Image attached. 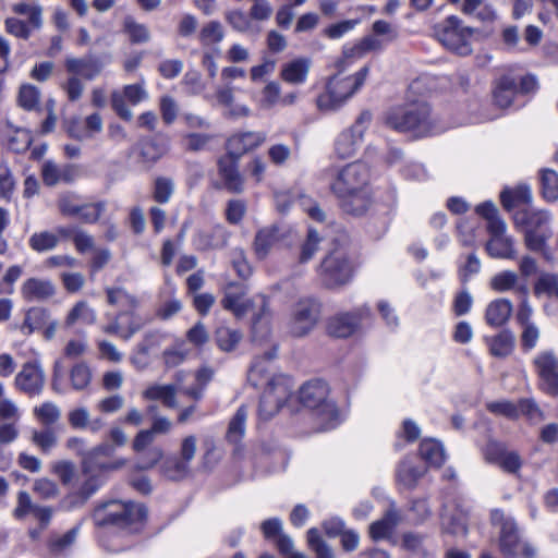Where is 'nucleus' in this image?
<instances>
[{
    "mask_svg": "<svg viewBox=\"0 0 558 558\" xmlns=\"http://www.w3.org/2000/svg\"><path fill=\"white\" fill-rule=\"evenodd\" d=\"M281 87L276 81L268 82L263 90L259 99V107L262 109H270L280 101Z\"/></svg>",
    "mask_w": 558,
    "mask_h": 558,
    "instance_id": "obj_49",
    "label": "nucleus"
},
{
    "mask_svg": "<svg viewBox=\"0 0 558 558\" xmlns=\"http://www.w3.org/2000/svg\"><path fill=\"white\" fill-rule=\"evenodd\" d=\"M485 458L488 462L499 465L505 472L517 473L522 461L515 451H509L499 442L489 441L484 451Z\"/></svg>",
    "mask_w": 558,
    "mask_h": 558,
    "instance_id": "obj_20",
    "label": "nucleus"
},
{
    "mask_svg": "<svg viewBox=\"0 0 558 558\" xmlns=\"http://www.w3.org/2000/svg\"><path fill=\"white\" fill-rule=\"evenodd\" d=\"M369 178V168L363 162L349 163L338 171L331 191L347 213L361 215L368 208Z\"/></svg>",
    "mask_w": 558,
    "mask_h": 558,
    "instance_id": "obj_2",
    "label": "nucleus"
},
{
    "mask_svg": "<svg viewBox=\"0 0 558 558\" xmlns=\"http://www.w3.org/2000/svg\"><path fill=\"white\" fill-rule=\"evenodd\" d=\"M372 120V114L368 111L362 112L354 124L339 134L335 142V153L341 158H350L355 155L360 148L363 135L367 130Z\"/></svg>",
    "mask_w": 558,
    "mask_h": 558,
    "instance_id": "obj_13",
    "label": "nucleus"
},
{
    "mask_svg": "<svg viewBox=\"0 0 558 558\" xmlns=\"http://www.w3.org/2000/svg\"><path fill=\"white\" fill-rule=\"evenodd\" d=\"M123 319V314H118L116 320L111 324L104 326L102 330L106 333L119 335L124 339H129L144 325V320L137 315H132V322H124Z\"/></svg>",
    "mask_w": 558,
    "mask_h": 558,
    "instance_id": "obj_33",
    "label": "nucleus"
},
{
    "mask_svg": "<svg viewBox=\"0 0 558 558\" xmlns=\"http://www.w3.org/2000/svg\"><path fill=\"white\" fill-rule=\"evenodd\" d=\"M16 387L29 395L35 392V365L26 363L15 377Z\"/></svg>",
    "mask_w": 558,
    "mask_h": 558,
    "instance_id": "obj_50",
    "label": "nucleus"
},
{
    "mask_svg": "<svg viewBox=\"0 0 558 558\" xmlns=\"http://www.w3.org/2000/svg\"><path fill=\"white\" fill-rule=\"evenodd\" d=\"M124 29L133 43H146L149 40L150 34L148 28L144 24L137 23L131 16L125 17Z\"/></svg>",
    "mask_w": 558,
    "mask_h": 558,
    "instance_id": "obj_52",
    "label": "nucleus"
},
{
    "mask_svg": "<svg viewBox=\"0 0 558 558\" xmlns=\"http://www.w3.org/2000/svg\"><path fill=\"white\" fill-rule=\"evenodd\" d=\"M460 11L478 22L493 23L497 19L495 8L487 0H462Z\"/></svg>",
    "mask_w": 558,
    "mask_h": 558,
    "instance_id": "obj_26",
    "label": "nucleus"
},
{
    "mask_svg": "<svg viewBox=\"0 0 558 558\" xmlns=\"http://www.w3.org/2000/svg\"><path fill=\"white\" fill-rule=\"evenodd\" d=\"M385 41L377 35H368L359 40L355 45L344 48L343 57L348 60H355L364 57L367 52L379 51L384 48Z\"/></svg>",
    "mask_w": 558,
    "mask_h": 558,
    "instance_id": "obj_32",
    "label": "nucleus"
},
{
    "mask_svg": "<svg viewBox=\"0 0 558 558\" xmlns=\"http://www.w3.org/2000/svg\"><path fill=\"white\" fill-rule=\"evenodd\" d=\"M553 214L546 209L522 208L515 210L513 222L515 229L523 234L527 250L541 253L549 258L548 241L553 236Z\"/></svg>",
    "mask_w": 558,
    "mask_h": 558,
    "instance_id": "obj_4",
    "label": "nucleus"
},
{
    "mask_svg": "<svg viewBox=\"0 0 558 558\" xmlns=\"http://www.w3.org/2000/svg\"><path fill=\"white\" fill-rule=\"evenodd\" d=\"M292 381L284 375L272 376L265 387L259 402V415L268 420L279 412L292 392Z\"/></svg>",
    "mask_w": 558,
    "mask_h": 558,
    "instance_id": "obj_10",
    "label": "nucleus"
},
{
    "mask_svg": "<svg viewBox=\"0 0 558 558\" xmlns=\"http://www.w3.org/2000/svg\"><path fill=\"white\" fill-rule=\"evenodd\" d=\"M399 522V514L396 510L390 509L383 519L375 521L369 526L371 537L375 541L383 539L391 535Z\"/></svg>",
    "mask_w": 558,
    "mask_h": 558,
    "instance_id": "obj_36",
    "label": "nucleus"
},
{
    "mask_svg": "<svg viewBox=\"0 0 558 558\" xmlns=\"http://www.w3.org/2000/svg\"><path fill=\"white\" fill-rule=\"evenodd\" d=\"M519 415L527 416L532 422L538 423L544 420V414L532 399H522L517 404Z\"/></svg>",
    "mask_w": 558,
    "mask_h": 558,
    "instance_id": "obj_61",
    "label": "nucleus"
},
{
    "mask_svg": "<svg viewBox=\"0 0 558 558\" xmlns=\"http://www.w3.org/2000/svg\"><path fill=\"white\" fill-rule=\"evenodd\" d=\"M518 281V275L511 270H505L496 274L490 279V287L495 291L505 292L512 289Z\"/></svg>",
    "mask_w": 558,
    "mask_h": 558,
    "instance_id": "obj_53",
    "label": "nucleus"
},
{
    "mask_svg": "<svg viewBox=\"0 0 558 558\" xmlns=\"http://www.w3.org/2000/svg\"><path fill=\"white\" fill-rule=\"evenodd\" d=\"M225 37L222 25L218 21H210L199 32V40L203 45L220 43Z\"/></svg>",
    "mask_w": 558,
    "mask_h": 558,
    "instance_id": "obj_47",
    "label": "nucleus"
},
{
    "mask_svg": "<svg viewBox=\"0 0 558 558\" xmlns=\"http://www.w3.org/2000/svg\"><path fill=\"white\" fill-rule=\"evenodd\" d=\"M386 124L398 132H413L415 136L437 133L426 104H414L405 108H395L386 117Z\"/></svg>",
    "mask_w": 558,
    "mask_h": 558,
    "instance_id": "obj_5",
    "label": "nucleus"
},
{
    "mask_svg": "<svg viewBox=\"0 0 558 558\" xmlns=\"http://www.w3.org/2000/svg\"><path fill=\"white\" fill-rule=\"evenodd\" d=\"M534 293L537 296L545 295L547 298L558 296V276L553 274H543L534 286Z\"/></svg>",
    "mask_w": 558,
    "mask_h": 558,
    "instance_id": "obj_45",
    "label": "nucleus"
},
{
    "mask_svg": "<svg viewBox=\"0 0 558 558\" xmlns=\"http://www.w3.org/2000/svg\"><path fill=\"white\" fill-rule=\"evenodd\" d=\"M61 412L60 409L50 402L44 403L37 410V418L45 425H52L60 420Z\"/></svg>",
    "mask_w": 558,
    "mask_h": 558,
    "instance_id": "obj_62",
    "label": "nucleus"
},
{
    "mask_svg": "<svg viewBox=\"0 0 558 558\" xmlns=\"http://www.w3.org/2000/svg\"><path fill=\"white\" fill-rule=\"evenodd\" d=\"M144 81L136 84H129L122 89H114L110 95L111 107L113 111L123 120L131 121L133 118L132 110L129 105L136 106L148 98L145 89Z\"/></svg>",
    "mask_w": 558,
    "mask_h": 558,
    "instance_id": "obj_16",
    "label": "nucleus"
},
{
    "mask_svg": "<svg viewBox=\"0 0 558 558\" xmlns=\"http://www.w3.org/2000/svg\"><path fill=\"white\" fill-rule=\"evenodd\" d=\"M17 106L25 111L35 110V87L31 84H23L17 94Z\"/></svg>",
    "mask_w": 558,
    "mask_h": 558,
    "instance_id": "obj_60",
    "label": "nucleus"
},
{
    "mask_svg": "<svg viewBox=\"0 0 558 558\" xmlns=\"http://www.w3.org/2000/svg\"><path fill=\"white\" fill-rule=\"evenodd\" d=\"M511 313L512 303L507 299H497L487 305L485 319L489 326L500 327L508 322Z\"/></svg>",
    "mask_w": 558,
    "mask_h": 558,
    "instance_id": "obj_31",
    "label": "nucleus"
},
{
    "mask_svg": "<svg viewBox=\"0 0 558 558\" xmlns=\"http://www.w3.org/2000/svg\"><path fill=\"white\" fill-rule=\"evenodd\" d=\"M319 306L313 299H301L294 305L290 318V332L295 337L307 335L317 324Z\"/></svg>",
    "mask_w": 558,
    "mask_h": 558,
    "instance_id": "obj_17",
    "label": "nucleus"
},
{
    "mask_svg": "<svg viewBox=\"0 0 558 558\" xmlns=\"http://www.w3.org/2000/svg\"><path fill=\"white\" fill-rule=\"evenodd\" d=\"M146 515L142 505L112 500L99 506L94 512V520L97 525H118L131 527L141 522Z\"/></svg>",
    "mask_w": 558,
    "mask_h": 558,
    "instance_id": "obj_9",
    "label": "nucleus"
},
{
    "mask_svg": "<svg viewBox=\"0 0 558 558\" xmlns=\"http://www.w3.org/2000/svg\"><path fill=\"white\" fill-rule=\"evenodd\" d=\"M256 302L260 305L258 314L254 312L255 300L247 299L244 294L240 293H227L221 301L223 308L231 311L236 317H242L250 313H253V341L263 343L269 336L270 329L268 322L264 319L266 314V300L264 296H258Z\"/></svg>",
    "mask_w": 558,
    "mask_h": 558,
    "instance_id": "obj_8",
    "label": "nucleus"
},
{
    "mask_svg": "<svg viewBox=\"0 0 558 558\" xmlns=\"http://www.w3.org/2000/svg\"><path fill=\"white\" fill-rule=\"evenodd\" d=\"M425 472V466L418 465L413 459L407 458L401 462L397 471V477L404 487L413 488Z\"/></svg>",
    "mask_w": 558,
    "mask_h": 558,
    "instance_id": "obj_34",
    "label": "nucleus"
},
{
    "mask_svg": "<svg viewBox=\"0 0 558 558\" xmlns=\"http://www.w3.org/2000/svg\"><path fill=\"white\" fill-rule=\"evenodd\" d=\"M442 531L457 536H464L468 532L465 519L459 517H442L441 520Z\"/></svg>",
    "mask_w": 558,
    "mask_h": 558,
    "instance_id": "obj_57",
    "label": "nucleus"
},
{
    "mask_svg": "<svg viewBox=\"0 0 558 558\" xmlns=\"http://www.w3.org/2000/svg\"><path fill=\"white\" fill-rule=\"evenodd\" d=\"M96 317L95 310L86 301H80L68 314L66 324L73 325L80 322L85 325H93L96 322Z\"/></svg>",
    "mask_w": 558,
    "mask_h": 558,
    "instance_id": "obj_42",
    "label": "nucleus"
},
{
    "mask_svg": "<svg viewBox=\"0 0 558 558\" xmlns=\"http://www.w3.org/2000/svg\"><path fill=\"white\" fill-rule=\"evenodd\" d=\"M33 511L34 505L31 495L25 490L19 492L16 507L13 510V517L16 520H24Z\"/></svg>",
    "mask_w": 558,
    "mask_h": 558,
    "instance_id": "obj_56",
    "label": "nucleus"
},
{
    "mask_svg": "<svg viewBox=\"0 0 558 558\" xmlns=\"http://www.w3.org/2000/svg\"><path fill=\"white\" fill-rule=\"evenodd\" d=\"M64 235H71L75 244L76 250L80 253H87L94 251V239L88 233L82 230H73L72 232L66 230H60Z\"/></svg>",
    "mask_w": 558,
    "mask_h": 558,
    "instance_id": "obj_55",
    "label": "nucleus"
},
{
    "mask_svg": "<svg viewBox=\"0 0 558 558\" xmlns=\"http://www.w3.org/2000/svg\"><path fill=\"white\" fill-rule=\"evenodd\" d=\"M5 28L16 37L28 38L35 28V22L22 17H9L5 20Z\"/></svg>",
    "mask_w": 558,
    "mask_h": 558,
    "instance_id": "obj_48",
    "label": "nucleus"
},
{
    "mask_svg": "<svg viewBox=\"0 0 558 558\" xmlns=\"http://www.w3.org/2000/svg\"><path fill=\"white\" fill-rule=\"evenodd\" d=\"M492 522L500 526V549L508 556H524L533 558L535 549L527 543H522L517 533V526L512 519L507 518L500 510L492 511Z\"/></svg>",
    "mask_w": 558,
    "mask_h": 558,
    "instance_id": "obj_11",
    "label": "nucleus"
},
{
    "mask_svg": "<svg viewBox=\"0 0 558 558\" xmlns=\"http://www.w3.org/2000/svg\"><path fill=\"white\" fill-rule=\"evenodd\" d=\"M481 260L476 254H469L464 264L459 266V276L463 281H466L471 276L480 272Z\"/></svg>",
    "mask_w": 558,
    "mask_h": 558,
    "instance_id": "obj_63",
    "label": "nucleus"
},
{
    "mask_svg": "<svg viewBox=\"0 0 558 558\" xmlns=\"http://www.w3.org/2000/svg\"><path fill=\"white\" fill-rule=\"evenodd\" d=\"M369 315V308L366 306L359 307L351 313L336 315L328 322V333L336 338L350 337L360 328L361 322L368 318Z\"/></svg>",
    "mask_w": 558,
    "mask_h": 558,
    "instance_id": "obj_18",
    "label": "nucleus"
},
{
    "mask_svg": "<svg viewBox=\"0 0 558 558\" xmlns=\"http://www.w3.org/2000/svg\"><path fill=\"white\" fill-rule=\"evenodd\" d=\"M106 292L108 303L118 307L120 310L119 314H123V318L132 322V315H135L134 310L138 306V300L123 288H108Z\"/></svg>",
    "mask_w": 558,
    "mask_h": 558,
    "instance_id": "obj_27",
    "label": "nucleus"
},
{
    "mask_svg": "<svg viewBox=\"0 0 558 558\" xmlns=\"http://www.w3.org/2000/svg\"><path fill=\"white\" fill-rule=\"evenodd\" d=\"M215 339L220 350L230 352L239 344L242 339V335L235 329L221 326L217 328Z\"/></svg>",
    "mask_w": 558,
    "mask_h": 558,
    "instance_id": "obj_43",
    "label": "nucleus"
},
{
    "mask_svg": "<svg viewBox=\"0 0 558 558\" xmlns=\"http://www.w3.org/2000/svg\"><path fill=\"white\" fill-rule=\"evenodd\" d=\"M267 135L259 131H242L232 134L226 144L227 155L240 159L266 142Z\"/></svg>",
    "mask_w": 558,
    "mask_h": 558,
    "instance_id": "obj_19",
    "label": "nucleus"
},
{
    "mask_svg": "<svg viewBox=\"0 0 558 558\" xmlns=\"http://www.w3.org/2000/svg\"><path fill=\"white\" fill-rule=\"evenodd\" d=\"M2 136L8 148L17 154L27 151L34 140L29 129L15 126L12 123H7Z\"/></svg>",
    "mask_w": 558,
    "mask_h": 558,
    "instance_id": "obj_24",
    "label": "nucleus"
},
{
    "mask_svg": "<svg viewBox=\"0 0 558 558\" xmlns=\"http://www.w3.org/2000/svg\"><path fill=\"white\" fill-rule=\"evenodd\" d=\"M329 387L320 380H310L299 390L300 402L316 412L324 423V428H332L338 418V411L335 403L329 399Z\"/></svg>",
    "mask_w": 558,
    "mask_h": 558,
    "instance_id": "obj_6",
    "label": "nucleus"
},
{
    "mask_svg": "<svg viewBox=\"0 0 558 558\" xmlns=\"http://www.w3.org/2000/svg\"><path fill=\"white\" fill-rule=\"evenodd\" d=\"M246 418L247 410L242 405L236 410L235 414L229 422L226 435L229 442L236 445L244 437Z\"/></svg>",
    "mask_w": 558,
    "mask_h": 558,
    "instance_id": "obj_40",
    "label": "nucleus"
},
{
    "mask_svg": "<svg viewBox=\"0 0 558 558\" xmlns=\"http://www.w3.org/2000/svg\"><path fill=\"white\" fill-rule=\"evenodd\" d=\"M105 210L104 203L96 204H81L80 203V213L75 217H78L81 220L93 223L96 222L101 214Z\"/></svg>",
    "mask_w": 558,
    "mask_h": 558,
    "instance_id": "obj_58",
    "label": "nucleus"
},
{
    "mask_svg": "<svg viewBox=\"0 0 558 558\" xmlns=\"http://www.w3.org/2000/svg\"><path fill=\"white\" fill-rule=\"evenodd\" d=\"M90 379V369L84 363L76 364L70 372L71 385L75 390H83L88 387Z\"/></svg>",
    "mask_w": 558,
    "mask_h": 558,
    "instance_id": "obj_51",
    "label": "nucleus"
},
{
    "mask_svg": "<svg viewBox=\"0 0 558 558\" xmlns=\"http://www.w3.org/2000/svg\"><path fill=\"white\" fill-rule=\"evenodd\" d=\"M353 274L352 264L344 250H335L322 263L319 276L328 288H338L347 284Z\"/></svg>",
    "mask_w": 558,
    "mask_h": 558,
    "instance_id": "obj_12",
    "label": "nucleus"
},
{
    "mask_svg": "<svg viewBox=\"0 0 558 558\" xmlns=\"http://www.w3.org/2000/svg\"><path fill=\"white\" fill-rule=\"evenodd\" d=\"M473 33L474 29L456 15L446 17L435 26V35L441 45L459 56L472 53Z\"/></svg>",
    "mask_w": 558,
    "mask_h": 558,
    "instance_id": "obj_7",
    "label": "nucleus"
},
{
    "mask_svg": "<svg viewBox=\"0 0 558 558\" xmlns=\"http://www.w3.org/2000/svg\"><path fill=\"white\" fill-rule=\"evenodd\" d=\"M173 193V182L166 178H158L155 181L154 199L158 203L169 202Z\"/></svg>",
    "mask_w": 558,
    "mask_h": 558,
    "instance_id": "obj_59",
    "label": "nucleus"
},
{
    "mask_svg": "<svg viewBox=\"0 0 558 558\" xmlns=\"http://www.w3.org/2000/svg\"><path fill=\"white\" fill-rule=\"evenodd\" d=\"M307 543L308 546L316 553L317 558H333L331 550L320 538L317 529H310L307 531Z\"/></svg>",
    "mask_w": 558,
    "mask_h": 558,
    "instance_id": "obj_54",
    "label": "nucleus"
},
{
    "mask_svg": "<svg viewBox=\"0 0 558 558\" xmlns=\"http://www.w3.org/2000/svg\"><path fill=\"white\" fill-rule=\"evenodd\" d=\"M538 376V388L551 397H558V359L550 350L541 351L533 359Z\"/></svg>",
    "mask_w": 558,
    "mask_h": 558,
    "instance_id": "obj_14",
    "label": "nucleus"
},
{
    "mask_svg": "<svg viewBox=\"0 0 558 558\" xmlns=\"http://www.w3.org/2000/svg\"><path fill=\"white\" fill-rule=\"evenodd\" d=\"M501 204L507 210H511L521 205H526L532 201V193L527 185H519L512 190H505L500 195Z\"/></svg>",
    "mask_w": 558,
    "mask_h": 558,
    "instance_id": "obj_37",
    "label": "nucleus"
},
{
    "mask_svg": "<svg viewBox=\"0 0 558 558\" xmlns=\"http://www.w3.org/2000/svg\"><path fill=\"white\" fill-rule=\"evenodd\" d=\"M517 92V84L511 77H501L494 90V100L500 108H507L511 105Z\"/></svg>",
    "mask_w": 558,
    "mask_h": 558,
    "instance_id": "obj_39",
    "label": "nucleus"
},
{
    "mask_svg": "<svg viewBox=\"0 0 558 558\" xmlns=\"http://www.w3.org/2000/svg\"><path fill=\"white\" fill-rule=\"evenodd\" d=\"M349 60L342 57L335 63L337 73L332 75L326 89L317 97V107L324 111H333L342 107L364 84L369 66L364 65L360 71L352 75H343L349 65Z\"/></svg>",
    "mask_w": 558,
    "mask_h": 558,
    "instance_id": "obj_3",
    "label": "nucleus"
},
{
    "mask_svg": "<svg viewBox=\"0 0 558 558\" xmlns=\"http://www.w3.org/2000/svg\"><path fill=\"white\" fill-rule=\"evenodd\" d=\"M134 451L140 454L138 469L141 470L154 468L163 457L162 449L151 445Z\"/></svg>",
    "mask_w": 558,
    "mask_h": 558,
    "instance_id": "obj_46",
    "label": "nucleus"
},
{
    "mask_svg": "<svg viewBox=\"0 0 558 558\" xmlns=\"http://www.w3.org/2000/svg\"><path fill=\"white\" fill-rule=\"evenodd\" d=\"M542 194L547 202L558 199V173L550 169L541 172Z\"/></svg>",
    "mask_w": 558,
    "mask_h": 558,
    "instance_id": "obj_44",
    "label": "nucleus"
},
{
    "mask_svg": "<svg viewBox=\"0 0 558 558\" xmlns=\"http://www.w3.org/2000/svg\"><path fill=\"white\" fill-rule=\"evenodd\" d=\"M312 66L310 58L299 57L284 62L280 69V78L290 85H303Z\"/></svg>",
    "mask_w": 558,
    "mask_h": 558,
    "instance_id": "obj_23",
    "label": "nucleus"
},
{
    "mask_svg": "<svg viewBox=\"0 0 558 558\" xmlns=\"http://www.w3.org/2000/svg\"><path fill=\"white\" fill-rule=\"evenodd\" d=\"M172 428V423L165 416L155 417L149 429L141 430L134 438L133 449L141 450L154 442L156 435L168 434Z\"/></svg>",
    "mask_w": 558,
    "mask_h": 558,
    "instance_id": "obj_28",
    "label": "nucleus"
},
{
    "mask_svg": "<svg viewBox=\"0 0 558 558\" xmlns=\"http://www.w3.org/2000/svg\"><path fill=\"white\" fill-rule=\"evenodd\" d=\"M68 422L74 429H90L97 432L102 422L100 418L90 420V413L85 407H77L69 411Z\"/></svg>",
    "mask_w": 558,
    "mask_h": 558,
    "instance_id": "obj_35",
    "label": "nucleus"
},
{
    "mask_svg": "<svg viewBox=\"0 0 558 558\" xmlns=\"http://www.w3.org/2000/svg\"><path fill=\"white\" fill-rule=\"evenodd\" d=\"M227 22L236 31L244 33L251 27V22L246 14L240 10H233L226 13Z\"/></svg>",
    "mask_w": 558,
    "mask_h": 558,
    "instance_id": "obj_64",
    "label": "nucleus"
},
{
    "mask_svg": "<svg viewBox=\"0 0 558 558\" xmlns=\"http://www.w3.org/2000/svg\"><path fill=\"white\" fill-rule=\"evenodd\" d=\"M43 180L47 185H54L60 182H72L77 177V169L72 165L58 167L52 161L44 163L41 169Z\"/></svg>",
    "mask_w": 558,
    "mask_h": 558,
    "instance_id": "obj_29",
    "label": "nucleus"
},
{
    "mask_svg": "<svg viewBox=\"0 0 558 558\" xmlns=\"http://www.w3.org/2000/svg\"><path fill=\"white\" fill-rule=\"evenodd\" d=\"M423 460L434 466H440L445 461V451L440 442L434 439L423 440L420 445Z\"/></svg>",
    "mask_w": 558,
    "mask_h": 558,
    "instance_id": "obj_41",
    "label": "nucleus"
},
{
    "mask_svg": "<svg viewBox=\"0 0 558 558\" xmlns=\"http://www.w3.org/2000/svg\"><path fill=\"white\" fill-rule=\"evenodd\" d=\"M489 351L494 356L506 357L511 354L514 348V336L509 330L487 339Z\"/></svg>",
    "mask_w": 558,
    "mask_h": 558,
    "instance_id": "obj_38",
    "label": "nucleus"
},
{
    "mask_svg": "<svg viewBox=\"0 0 558 558\" xmlns=\"http://www.w3.org/2000/svg\"><path fill=\"white\" fill-rule=\"evenodd\" d=\"M238 160L226 155L218 161L219 177L225 189L232 193H241L244 190V178L240 173Z\"/></svg>",
    "mask_w": 558,
    "mask_h": 558,
    "instance_id": "obj_21",
    "label": "nucleus"
},
{
    "mask_svg": "<svg viewBox=\"0 0 558 558\" xmlns=\"http://www.w3.org/2000/svg\"><path fill=\"white\" fill-rule=\"evenodd\" d=\"M284 231L278 225H271L260 228L254 238L253 248L255 255L259 259H264L268 256L271 250L279 243L283 238Z\"/></svg>",
    "mask_w": 558,
    "mask_h": 558,
    "instance_id": "obj_22",
    "label": "nucleus"
},
{
    "mask_svg": "<svg viewBox=\"0 0 558 558\" xmlns=\"http://www.w3.org/2000/svg\"><path fill=\"white\" fill-rule=\"evenodd\" d=\"M177 392L174 385L153 384L142 392V397L145 400L161 401L165 407L174 409L178 407Z\"/></svg>",
    "mask_w": 558,
    "mask_h": 558,
    "instance_id": "obj_30",
    "label": "nucleus"
},
{
    "mask_svg": "<svg viewBox=\"0 0 558 558\" xmlns=\"http://www.w3.org/2000/svg\"><path fill=\"white\" fill-rule=\"evenodd\" d=\"M487 231L489 239L486 242L485 250L492 258L514 259L517 257L514 240L507 233L505 221L492 222L487 226Z\"/></svg>",
    "mask_w": 558,
    "mask_h": 558,
    "instance_id": "obj_15",
    "label": "nucleus"
},
{
    "mask_svg": "<svg viewBox=\"0 0 558 558\" xmlns=\"http://www.w3.org/2000/svg\"><path fill=\"white\" fill-rule=\"evenodd\" d=\"M65 69L74 76L81 75L86 80H94L101 73L104 63L99 59L93 57H68L65 59Z\"/></svg>",
    "mask_w": 558,
    "mask_h": 558,
    "instance_id": "obj_25",
    "label": "nucleus"
},
{
    "mask_svg": "<svg viewBox=\"0 0 558 558\" xmlns=\"http://www.w3.org/2000/svg\"><path fill=\"white\" fill-rule=\"evenodd\" d=\"M66 446L83 456L82 480L78 483L76 498L80 504L85 502L105 483L106 474L123 468L126 461L122 458L106 460L112 457L114 447L104 442L85 451V441L80 437H72Z\"/></svg>",
    "mask_w": 558,
    "mask_h": 558,
    "instance_id": "obj_1",
    "label": "nucleus"
}]
</instances>
